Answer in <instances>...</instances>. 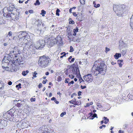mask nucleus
I'll use <instances>...</instances> for the list:
<instances>
[{"mask_svg":"<svg viewBox=\"0 0 133 133\" xmlns=\"http://www.w3.org/2000/svg\"><path fill=\"white\" fill-rule=\"evenodd\" d=\"M21 43V44H23V50H29L31 51H32L36 49H39L37 48V45L36 46L34 43L31 41H29L24 43H23L22 42Z\"/></svg>","mask_w":133,"mask_h":133,"instance_id":"1","label":"nucleus"},{"mask_svg":"<svg viewBox=\"0 0 133 133\" xmlns=\"http://www.w3.org/2000/svg\"><path fill=\"white\" fill-rule=\"evenodd\" d=\"M124 6V5L120 6L115 5L113 6V9L117 15L121 16L123 13V8Z\"/></svg>","mask_w":133,"mask_h":133,"instance_id":"2","label":"nucleus"},{"mask_svg":"<svg viewBox=\"0 0 133 133\" xmlns=\"http://www.w3.org/2000/svg\"><path fill=\"white\" fill-rule=\"evenodd\" d=\"M101 61H102L101 59H99L98 60V62H100V63H101L100 62ZM106 67L107 66L106 65H105L104 63H101L100 65L97 68H98V69H99V70L101 71L102 75H103L106 72Z\"/></svg>","mask_w":133,"mask_h":133,"instance_id":"3","label":"nucleus"},{"mask_svg":"<svg viewBox=\"0 0 133 133\" xmlns=\"http://www.w3.org/2000/svg\"><path fill=\"white\" fill-rule=\"evenodd\" d=\"M19 35L18 37H20L19 40V41L20 40H22V39H23L24 38V40L23 39V41H27V39L29 37V35L28 33L26 32L25 31H20L18 32Z\"/></svg>","mask_w":133,"mask_h":133,"instance_id":"4","label":"nucleus"},{"mask_svg":"<svg viewBox=\"0 0 133 133\" xmlns=\"http://www.w3.org/2000/svg\"><path fill=\"white\" fill-rule=\"evenodd\" d=\"M7 10L8 11L12 12L14 10H17L14 4L13 3H10L9 4V8L5 7L3 9V11Z\"/></svg>","mask_w":133,"mask_h":133,"instance_id":"5","label":"nucleus"},{"mask_svg":"<svg viewBox=\"0 0 133 133\" xmlns=\"http://www.w3.org/2000/svg\"><path fill=\"white\" fill-rule=\"evenodd\" d=\"M48 59H39L38 60V64L42 67H45L47 65Z\"/></svg>","mask_w":133,"mask_h":133,"instance_id":"6","label":"nucleus"},{"mask_svg":"<svg viewBox=\"0 0 133 133\" xmlns=\"http://www.w3.org/2000/svg\"><path fill=\"white\" fill-rule=\"evenodd\" d=\"M46 43V42L44 40H39V41L37 43V48L39 49H41L44 47Z\"/></svg>","mask_w":133,"mask_h":133,"instance_id":"7","label":"nucleus"},{"mask_svg":"<svg viewBox=\"0 0 133 133\" xmlns=\"http://www.w3.org/2000/svg\"><path fill=\"white\" fill-rule=\"evenodd\" d=\"M83 78L86 82L88 83L91 82L92 81V77L90 74L85 75L83 77Z\"/></svg>","mask_w":133,"mask_h":133,"instance_id":"8","label":"nucleus"},{"mask_svg":"<svg viewBox=\"0 0 133 133\" xmlns=\"http://www.w3.org/2000/svg\"><path fill=\"white\" fill-rule=\"evenodd\" d=\"M56 42V39L50 40V39H48V41L46 42V43L48 45L51 46H52L54 44H55Z\"/></svg>","mask_w":133,"mask_h":133,"instance_id":"9","label":"nucleus"},{"mask_svg":"<svg viewBox=\"0 0 133 133\" xmlns=\"http://www.w3.org/2000/svg\"><path fill=\"white\" fill-rule=\"evenodd\" d=\"M68 52L66 53L65 52H63L60 54H58L57 55V57L59 58V56L60 57V58H62L63 57H68Z\"/></svg>","mask_w":133,"mask_h":133,"instance_id":"10","label":"nucleus"},{"mask_svg":"<svg viewBox=\"0 0 133 133\" xmlns=\"http://www.w3.org/2000/svg\"><path fill=\"white\" fill-rule=\"evenodd\" d=\"M69 69H70L69 68L68 70L67 69L66 70V71L67 72H68V71ZM70 69L72 70V72L74 73L76 72V73L77 74L78 72H79V70L76 67L74 68H71Z\"/></svg>","mask_w":133,"mask_h":133,"instance_id":"11","label":"nucleus"},{"mask_svg":"<svg viewBox=\"0 0 133 133\" xmlns=\"http://www.w3.org/2000/svg\"><path fill=\"white\" fill-rule=\"evenodd\" d=\"M98 69V68H97L96 69H95V70H94L93 74L94 75L97 76L99 74H101V75H102L101 71Z\"/></svg>","mask_w":133,"mask_h":133,"instance_id":"12","label":"nucleus"},{"mask_svg":"<svg viewBox=\"0 0 133 133\" xmlns=\"http://www.w3.org/2000/svg\"><path fill=\"white\" fill-rule=\"evenodd\" d=\"M18 15L17 14L16 15L14 14H12V15H11V19L14 20H15V19L17 20V19H18V17H19L18 15H19V13L18 12Z\"/></svg>","mask_w":133,"mask_h":133,"instance_id":"13","label":"nucleus"},{"mask_svg":"<svg viewBox=\"0 0 133 133\" xmlns=\"http://www.w3.org/2000/svg\"><path fill=\"white\" fill-rule=\"evenodd\" d=\"M10 59H3V60L2 61V64H4V63L7 64H9V62H11Z\"/></svg>","mask_w":133,"mask_h":133,"instance_id":"14","label":"nucleus"},{"mask_svg":"<svg viewBox=\"0 0 133 133\" xmlns=\"http://www.w3.org/2000/svg\"><path fill=\"white\" fill-rule=\"evenodd\" d=\"M36 32L38 34H40L41 33H43L44 32V30L42 29H37Z\"/></svg>","mask_w":133,"mask_h":133,"instance_id":"15","label":"nucleus"},{"mask_svg":"<svg viewBox=\"0 0 133 133\" xmlns=\"http://www.w3.org/2000/svg\"><path fill=\"white\" fill-rule=\"evenodd\" d=\"M17 61H18V59H14V60H11V62L12 63H14L15 64H17Z\"/></svg>","mask_w":133,"mask_h":133,"instance_id":"16","label":"nucleus"},{"mask_svg":"<svg viewBox=\"0 0 133 133\" xmlns=\"http://www.w3.org/2000/svg\"><path fill=\"white\" fill-rule=\"evenodd\" d=\"M121 55L120 53H116L115 55H114L115 58H118L121 57Z\"/></svg>","mask_w":133,"mask_h":133,"instance_id":"17","label":"nucleus"},{"mask_svg":"<svg viewBox=\"0 0 133 133\" xmlns=\"http://www.w3.org/2000/svg\"><path fill=\"white\" fill-rule=\"evenodd\" d=\"M93 4L94 5V7L96 8H97L99 7L100 5L99 4H96L95 3V1H94L93 2Z\"/></svg>","mask_w":133,"mask_h":133,"instance_id":"18","label":"nucleus"},{"mask_svg":"<svg viewBox=\"0 0 133 133\" xmlns=\"http://www.w3.org/2000/svg\"><path fill=\"white\" fill-rule=\"evenodd\" d=\"M12 13H11L10 14V13H6V17L8 18H11V15H12Z\"/></svg>","mask_w":133,"mask_h":133,"instance_id":"19","label":"nucleus"},{"mask_svg":"<svg viewBox=\"0 0 133 133\" xmlns=\"http://www.w3.org/2000/svg\"><path fill=\"white\" fill-rule=\"evenodd\" d=\"M17 64H23V61L22 59H19L18 61H17Z\"/></svg>","mask_w":133,"mask_h":133,"instance_id":"20","label":"nucleus"},{"mask_svg":"<svg viewBox=\"0 0 133 133\" xmlns=\"http://www.w3.org/2000/svg\"><path fill=\"white\" fill-rule=\"evenodd\" d=\"M82 15L81 14V15H79V16H77L76 19L78 20V21H81V19H82Z\"/></svg>","mask_w":133,"mask_h":133,"instance_id":"21","label":"nucleus"},{"mask_svg":"<svg viewBox=\"0 0 133 133\" xmlns=\"http://www.w3.org/2000/svg\"><path fill=\"white\" fill-rule=\"evenodd\" d=\"M104 120H105L104 122V123L105 124L107 123L109 121V119H108L107 117H104Z\"/></svg>","mask_w":133,"mask_h":133,"instance_id":"22","label":"nucleus"},{"mask_svg":"<svg viewBox=\"0 0 133 133\" xmlns=\"http://www.w3.org/2000/svg\"><path fill=\"white\" fill-rule=\"evenodd\" d=\"M69 23L70 24H74V21L72 20V19L71 18H70L69 19Z\"/></svg>","mask_w":133,"mask_h":133,"instance_id":"23","label":"nucleus"},{"mask_svg":"<svg viewBox=\"0 0 133 133\" xmlns=\"http://www.w3.org/2000/svg\"><path fill=\"white\" fill-rule=\"evenodd\" d=\"M76 101V99L75 98H74L72 100L69 101V102L70 103L74 104V102H75Z\"/></svg>","mask_w":133,"mask_h":133,"instance_id":"24","label":"nucleus"},{"mask_svg":"<svg viewBox=\"0 0 133 133\" xmlns=\"http://www.w3.org/2000/svg\"><path fill=\"white\" fill-rule=\"evenodd\" d=\"M40 4V3L39 1V0H37L36 1V2L34 4L36 5H39Z\"/></svg>","mask_w":133,"mask_h":133,"instance_id":"25","label":"nucleus"},{"mask_svg":"<svg viewBox=\"0 0 133 133\" xmlns=\"http://www.w3.org/2000/svg\"><path fill=\"white\" fill-rule=\"evenodd\" d=\"M49 58V57L48 56H46L45 55H44L42 56H41L40 57V58Z\"/></svg>","mask_w":133,"mask_h":133,"instance_id":"26","label":"nucleus"},{"mask_svg":"<svg viewBox=\"0 0 133 133\" xmlns=\"http://www.w3.org/2000/svg\"><path fill=\"white\" fill-rule=\"evenodd\" d=\"M41 13L42 14V16H44V14H46V12L44 10H42L41 11Z\"/></svg>","mask_w":133,"mask_h":133,"instance_id":"27","label":"nucleus"},{"mask_svg":"<svg viewBox=\"0 0 133 133\" xmlns=\"http://www.w3.org/2000/svg\"><path fill=\"white\" fill-rule=\"evenodd\" d=\"M60 12V10L58 9H57L56 11V14L57 16H59V12Z\"/></svg>","mask_w":133,"mask_h":133,"instance_id":"28","label":"nucleus"},{"mask_svg":"<svg viewBox=\"0 0 133 133\" xmlns=\"http://www.w3.org/2000/svg\"><path fill=\"white\" fill-rule=\"evenodd\" d=\"M93 104L92 102H90V103H87L86 104V107H89L90 105H92Z\"/></svg>","mask_w":133,"mask_h":133,"instance_id":"29","label":"nucleus"},{"mask_svg":"<svg viewBox=\"0 0 133 133\" xmlns=\"http://www.w3.org/2000/svg\"><path fill=\"white\" fill-rule=\"evenodd\" d=\"M4 123V124L3 125L4 126H5L6 125V124H5V123H6V121L5 120H2L1 122V123L2 124V123Z\"/></svg>","mask_w":133,"mask_h":133,"instance_id":"30","label":"nucleus"},{"mask_svg":"<svg viewBox=\"0 0 133 133\" xmlns=\"http://www.w3.org/2000/svg\"><path fill=\"white\" fill-rule=\"evenodd\" d=\"M95 117H96L97 118V115L96 114H93L92 116V118H91V119H92Z\"/></svg>","mask_w":133,"mask_h":133,"instance_id":"31","label":"nucleus"},{"mask_svg":"<svg viewBox=\"0 0 133 133\" xmlns=\"http://www.w3.org/2000/svg\"><path fill=\"white\" fill-rule=\"evenodd\" d=\"M54 25H52V26L50 27V30L51 31H55V28H54Z\"/></svg>","mask_w":133,"mask_h":133,"instance_id":"32","label":"nucleus"},{"mask_svg":"<svg viewBox=\"0 0 133 133\" xmlns=\"http://www.w3.org/2000/svg\"><path fill=\"white\" fill-rule=\"evenodd\" d=\"M75 60V59H68V61L70 63L73 62Z\"/></svg>","mask_w":133,"mask_h":133,"instance_id":"33","label":"nucleus"},{"mask_svg":"<svg viewBox=\"0 0 133 133\" xmlns=\"http://www.w3.org/2000/svg\"><path fill=\"white\" fill-rule=\"evenodd\" d=\"M85 2V0H80V3L82 4H84Z\"/></svg>","mask_w":133,"mask_h":133,"instance_id":"34","label":"nucleus"},{"mask_svg":"<svg viewBox=\"0 0 133 133\" xmlns=\"http://www.w3.org/2000/svg\"><path fill=\"white\" fill-rule=\"evenodd\" d=\"M78 29L77 27H76L75 29H74L73 30V32H77L78 31Z\"/></svg>","mask_w":133,"mask_h":133,"instance_id":"35","label":"nucleus"},{"mask_svg":"<svg viewBox=\"0 0 133 133\" xmlns=\"http://www.w3.org/2000/svg\"><path fill=\"white\" fill-rule=\"evenodd\" d=\"M96 105L97 107L99 108H101L102 107V106L100 103H97Z\"/></svg>","mask_w":133,"mask_h":133,"instance_id":"36","label":"nucleus"},{"mask_svg":"<svg viewBox=\"0 0 133 133\" xmlns=\"http://www.w3.org/2000/svg\"><path fill=\"white\" fill-rule=\"evenodd\" d=\"M21 83H19L18 85H16V88L19 87L20 88H21Z\"/></svg>","mask_w":133,"mask_h":133,"instance_id":"37","label":"nucleus"},{"mask_svg":"<svg viewBox=\"0 0 133 133\" xmlns=\"http://www.w3.org/2000/svg\"><path fill=\"white\" fill-rule=\"evenodd\" d=\"M62 78L60 76H59L57 78V81H60L62 80Z\"/></svg>","mask_w":133,"mask_h":133,"instance_id":"38","label":"nucleus"},{"mask_svg":"<svg viewBox=\"0 0 133 133\" xmlns=\"http://www.w3.org/2000/svg\"><path fill=\"white\" fill-rule=\"evenodd\" d=\"M105 48V52L106 53H107L108 51H109L110 50V49L109 48H108L107 47H106Z\"/></svg>","mask_w":133,"mask_h":133,"instance_id":"39","label":"nucleus"},{"mask_svg":"<svg viewBox=\"0 0 133 133\" xmlns=\"http://www.w3.org/2000/svg\"><path fill=\"white\" fill-rule=\"evenodd\" d=\"M4 21L3 19H2L0 20V24H3L4 23Z\"/></svg>","mask_w":133,"mask_h":133,"instance_id":"40","label":"nucleus"},{"mask_svg":"<svg viewBox=\"0 0 133 133\" xmlns=\"http://www.w3.org/2000/svg\"><path fill=\"white\" fill-rule=\"evenodd\" d=\"M70 52H71L74 51V49L72 46H70Z\"/></svg>","mask_w":133,"mask_h":133,"instance_id":"41","label":"nucleus"},{"mask_svg":"<svg viewBox=\"0 0 133 133\" xmlns=\"http://www.w3.org/2000/svg\"><path fill=\"white\" fill-rule=\"evenodd\" d=\"M70 80V79L69 78L65 79V83H68L69 81Z\"/></svg>","mask_w":133,"mask_h":133,"instance_id":"42","label":"nucleus"},{"mask_svg":"<svg viewBox=\"0 0 133 133\" xmlns=\"http://www.w3.org/2000/svg\"><path fill=\"white\" fill-rule=\"evenodd\" d=\"M37 73L36 72V71L34 72V74L33 75V76L35 77H36V75H37Z\"/></svg>","mask_w":133,"mask_h":133,"instance_id":"43","label":"nucleus"},{"mask_svg":"<svg viewBox=\"0 0 133 133\" xmlns=\"http://www.w3.org/2000/svg\"><path fill=\"white\" fill-rule=\"evenodd\" d=\"M30 101L31 102H34L35 101L36 98H30Z\"/></svg>","mask_w":133,"mask_h":133,"instance_id":"44","label":"nucleus"},{"mask_svg":"<svg viewBox=\"0 0 133 133\" xmlns=\"http://www.w3.org/2000/svg\"><path fill=\"white\" fill-rule=\"evenodd\" d=\"M22 75L24 76H26L27 74H26L25 71H23L22 72Z\"/></svg>","mask_w":133,"mask_h":133,"instance_id":"45","label":"nucleus"},{"mask_svg":"<svg viewBox=\"0 0 133 133\" xmlns=\"http://www.w3.org/2000/svg\"><path fill=\"white\" fill-rule=\"evenodd\" d=\"M12 33L11 31H10L9 32L8 35L9 36H11L12 35Z\"/></svg>","mask_w":133,"mask_h":133,"instance_id":"46","label":"nucleus"},{"mask_svg":"<svg viewBox=\"0 0 133 133\" xmlns=\"http://www.w3.org/2000/svg\"><path fill=\"white\" fill-rule=\"evenodd\" d=\"M79 80L80 81V83L82 82H84V80L82 79V78H79Z\"/></svg>","mask_w":133,"mask_h":133,"instance_id":"47","label":"nucleus"},{"mask_svg":"<svg viewBox=\"0 0 133 133\" xmlns=\"http://www.w3.org/2000/svg\"><path fill=\"white\" fill-rule=\"evenodd\" d=\"M130 22H131V23H133V14L130 18Z\"/></svg>","mask_w":133,"mask_h":133,"instance_id":"48","label":"nucleus"},{"mask_svg":"<svg viewBox=\"0 0 133 133\" xmlns=\"http://www.w3.org/2000/svg\"><path fill=\"white\" fill-rule=\"evenodd\" d=\"M41 28L42 29H42L43 30H44V31L45 30H46V28L45 27L43 28V26H42Z\"/></svg>","mask_w":133,"mask_h":133,"instance_id":"49","label":"nucleus"},{"mask_svg":"<svg viewBox=\"0 0 133 133\" xmlns=\"http://www.w3.org/2000/svg\"><path fill=\"white\" fill-rule=\"evenodd\" d=\"M2 67L3 68H5V70H8L9 67L8 66H2Z\"/></svg>","mask_w":133,"mask_h":133,"instance_id":"50","label":"nucleus"},{"mask_svg":"<svg viewBox=\"0 0 133 133\" xmlns=\"http://www.w3.org/2000/svg\"><path fill=\"white\" fill-rule=\"evenodd\" d=\"M66 114V113L65 112H62L61 114H60V116L61 117H62L64 115H65Z\"/></svg>","mask_w":133,"mask_h":133,"instance_id":"51","label":"nucleus"},{"mask_svg":"<svg viewBox=\"0 0 133 133\" xmlns=\"http://www.w3.org/2000/svg\"><path fill=\"white\" fill-rule=\"evenodd\" d=\"M76 102L77 103V105H79L81 103V102L79 101H77V102Z\"/></svg>","mask_w":133,"mask_h":133,"instance_id":"52","label":"nucleus"},{"mask_svg":"<svg viewBox=\"0 0 133 133\" xmlns=\"http://www.w3.org/2000/svg\"><path fill=\"white\" fill-rule=\"evenodd\" d=\"M42 85L41 83H40L38 85V87L39 88H40L42 86Z\"/></svg>","mask_w":133,"mask_h":133,"instance_id":"53","label":"nucleus"},{"mask_svg":"<svg viewBox=\"0 0 133 133\" xmlns=\"http://www.w3.org/2000/svg\"><path fill=\"white\" fill-rule=\"evenodd\" d=\"M73 15L75 17L77 16V14L75 12H72Z\"/></svg>","mask_w":133,"mask_h":133,"instance_id":"54","label":"nucleus"},{"mask_svg":"<svg viewBox=\"0 0 133 133\" xmlns=\"http://www.w3.org/2000/svg\"><path fill=\"white\" fill-rule=\"evenodd\" d=\"M105 127V125H102V126H101L99 127V128L101 129H102L103 128V127Z\"/></svg>","mask_w":133,"mask_h":133,"instance_id":"55","label":"nucleus"},{"mask_svg":"<svg viewBox=\"0 0 133 133\" xmlns=\"http://www.w3.org/2000/svg\"><path fill=\"white\" fill-rule=\"evenodd\" d=\"M5 11H3V12L4 13V14H3V16H6V13L7 12H5Z\"/></svg>","mask_w":133,"mask_h":133,"instance_id":"56","label":"nucleus"},{"mask_svg":"<svg viewBox=\"0 0 133 133\" xmlns=\"http://www.w3.org/2000/svg\"><path fill=\"white\" fill-rule=\"evenodd\" d=\"M81 87L82 89H83L86 88V87L85 86H82V85H81Z\"/></svg>","mask_w":133,"mask_h":133,"instance_id":"57","label":"nucleus"},{"mask_svg":"<svg viewBox=\"0 0 133 133\" xmlns=\"http://www.w3.org/2000/svg\"><path fill=\"white\" fill-rule=\"evenodd\" d=\"M81 91H79L78 93V96H79L81 95Z\"/></svg>","mask_w":133,"mask_h":133,"instance_id":"58","label":"nucleus"},{"mask_svg":"<svg viewBox=\"0 0 133 133\" xmlns=\"http://www.w3.org/2000/svg\"><path fill=\"white\" fill-rule=\"evenodd\" d=\"M29 12L30 13H32L33 12V10H29Z\"/></svg>","mask_w":133,"mask_h":133,"instance_id":"59","label":"nucleus"},{"mask_svg":"<svg viewBox=\"0 0 133 133\" xmlns=\"http://www.w3.org/2000/svg\"><path fill=\"white\" fill-rule=\"evenodd\" d=\"M54 101L55 102V103L57 104H58L59 103V102L57 101L56 99Z\"/></svg>","mask_w":133,"mask_h":133,"instance_id":"60","label":"nucleus"},{"mask_svg":"<svg viewBox=\"0 0 133 133\" xmlns=\"http://www.w3.org/2000/svg\"><path fill=\"white\" fill-rule=\"evenodd\" d=\"M8 84L9 85H11L12 84V82L11 81H10L8 82Z\"/></svg>","mask_w":133,"mask_h":133,"instance_id":"61","label":"nucleus"},{"mask_svg":"<svg viewBox=\"0 0 133 133\" xmlns=\"http://www.w3.org/2000/svg\"><path fill=\"white\" fill-rule=\"evenodd\" d=\"M47 81V80H46L45 81H43L42 82V83L44 84H45L46 83V81Z\"/></svg>","mask_w":133,"mask_h":133,"instance_id":"62","label":"nucleus"},{"mask_svg":"<svg viewBox=\"0 0 133 133\" xmlns=\"http://www.w3.org/2000/svg\"><path fill=\"white\" fill-rule=\"evenodd\" d=\"M56 98H55V97H53L51 99V100H52V101H53V100H54L55 101V100L56 99Z\"/></svg>","mask_w":133,"mask_h":133,"instance_id":"63","label":"nucleus"},{"mask_svg":"<svg viewBox=\"0 0 133 133\" xmlns=\"http://www.w3.org/2000/svg\"><path fill=\"white\" fill-rule=\"evenodd\" d=\"M69 76H70V78H71L72 79H73L74 77V76L73 75H72V76L69 75Z\"/></svg>","mask_w":133,"mask_h":133,"instance_id":"64","label":"nucleus"}]
</instances>
